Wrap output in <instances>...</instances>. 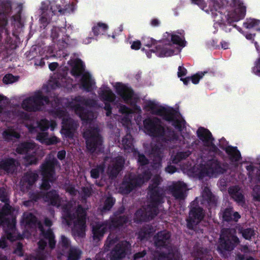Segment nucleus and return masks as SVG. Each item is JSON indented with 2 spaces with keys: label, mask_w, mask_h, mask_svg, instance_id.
Here are the masks:
<instances>
[{
  "label": "nucleus",
  "mask_w": 260,
  "mask_h": 260,
  "mask_svg": "<svg viewBox=\"0 0 260 260\" xmlns=\"http://www.w3.org/2000/svg\"><path fill=\"white\" fill-rule=\"evenodd\" d=\"M45 224L46 226H47L48 227H50L52 225V222L50 220H49L48 219H46L45 220Z\"/></svg>",
  "instance_id": "774afa93"
},
{
  "label": "nucleus",
  "mask_w": 260,
  "mask_h": 260,
  "mask_svg": "<svg viewBox=\"0 0 260 260\" xmlns=\"http://www.w3.org/2000/svg\"><path fill=\"white\" fill-rule=\"evenodd\" d=\"M46 242H44L43 240H40L39 242V248L43 249L44 248L45 246H46Z\"/></svg>",
  "instance_id": "13d9d810"
},
{
  "label": "nucleus",
  "mask_w": 260,
  "mask_h": 260,
  "mask_svg": "<svg viewBox=\"0 0 260 260\" xmlns=\"http://www.w3.org/2000/svg\"><path fill=\"white\" fill-rule=\"evenodd\" d=\"M83 70L82 62L80 59H76L74 62L72 73L74 76L79 75Z\"/></svg>",
  "instance_id": "bb28decb"
},
{
  "label": "nucleus",
  "mask_w": 260,
  "mask_h": 260,
  "mask_svg": "<svg viewBox=\"0 0 260 260\" xmlns=\"http://www.w3.org/2000/svg\"><path fill=\"white\" fill-rule=\"evenodd\" d=\"M26 161L28 164H34L36 162L37 158L34 156H27L26 158Z\"/></svg>",
  "instance_id": "3c124183"
},
{
  "label": "nucleus",
  "mask_w": 260,
  "mask_h": 260,
  "mask_svg": "<svg viewBox=\"0 0 260 260\" xmlns=\"http://www.w3.org/2000/svg\"><path fill=\"white\" fill-rule=\"evenodd\" d=\"M117 92L120 95L125 101H127L132 96V91L128 87L119 83L115 84Z\"/></svg>",
  "instance_id": "ddd939ff"
},
{
  "label": "nucleus",
  "mask_w": 260,
  "mask_h": 260,
  "mask_svg": "<svg viewBox=\"0 0 260 260\" xmlns=\"http://www.w3.org/2000/svg\"><path fill=\"white\" fill-rule=\"evenodd\" d=\"M43 13L41 19L42 21H44L45 19L47 20L48 19L50 18V16L52 15L53 14H56L57 11L59 13L61 12V10L60 8H57V10H56L55 8V6L54 5H51L50 9L48 10V9L46 10H45L44 8H42Z\"/></svg>",
  "instance_id": "412c9836"
},
{
  "label": "nucleus",
  "mask_w": 260,
  "mask_h": 260,
  "mask_svg": "<svg viewBox=\"0 0 260 260\" xmlns=\"http://www.w3.org/2000/svg\"><path fill=\"white\" fill-rule=\"evenodd\" d=\"M84 137L86 140L87 147L91 151H94L102 143V139L97 131L85 132Z\"/></svg>",
  "instance_id": "6e6552de"
},
{
  "label": "nucleus",
  "mask_w": 260,
  "mask_h": 260,
  "mask_svg": "<svg viewBox=\"0 0 260 260\" xmlns=\"http://www.w3.org/2000/svg\"><path fill=\"white\" fill-rule=\"evenodd\" d=\"M0 200L3 202L5 201V197L4 194L3 190H0Z\"/></svg>",
  "instance_id": "338daca9"
},
{
  "label": "nucleus",
  "mask_w": 260,
  "mask_h": 260,
  "mask_svg": "<svg viewBox=\"0 0 260 260\" xmlns=\"http://www.w3.org/2000/svg\"><path fill=\"white\" fill-rule=\"evenodd\" d=\"M46 201H50L51 204L55 205H58L57 203V200H58V195L56 194L55 191L49 192L46 197Z\"/></svg>",
  "instance_id": "72a5a7b5"
},
{
  "label": "nucleus",
  "mask_w": 260,
  "mask_h": 260,
  "mask_svg": "<svg viewBox=\"0 0 260 260\" xmlns=\"http://www.w3.org/2000/svg\"><path fill=\"white\" fill-rule=\"evenodd\" d=\"M69 244L68 239L64 236L61 237V244L62 247H64L65 248H68V246Z\"/></svg>",
  "instance_id": "09e8293b"
},
{
  "label": "nucleus",
  "mask_w": 260,
  "mask_h": 260,
  "mask_svg": "<svg viewBox=\"0 0 260 260\" xmlns=\"http://www.w3.org/2000/svg\"><path fill=\"white\" fill-rule=\"evenodd\" d=\"M186 73V70L185 69L179 67L178 68V75L179 77L185 75Z\"/></svg>",
  "instance_id": "8fccbe9b"
},
{
  "label": "nucleus",
  "mask_w": 260,
  "mask_h": 260,
  "mask_svg": "<svg viewBox=\"0 0 260 260\" xmlns=\"http://www.w3.org/2000/svg\"><path fill=\"white\" fill-rule=\"evenodd\" d=\"M55 161L52 160L44 164L42 168L43 181L41 184V188L47 190L50 187L49 182H51L55 179L54 167Z\"/></svg>",
  "instance_id": "0eeeda50"
},
{
  "label": "nucleus",
  "mask_w": 260,
  "mask_h": 260,
  "mask_svg": "<svg viewBox=\"0 0 260 260\" xmlns=\"http://www.w3.org/2000/svg\"><path fill=\"white\" fill-rule=\"evenodd\" d=\"M167 39L168 41L171 40L173 44L178 45L182 47L185 46V42L183 36H180L176 33L172 34L167 33Z\"/></svg>",
  "instance_id": "6ab92c4d"
},
{
  "label": "nucleus",
  "mask_w": 260,
  "mask_h": 260,
  "mask_svg": "<svg viewBox=\"0 0 260 260\" xmlns=\"http://www.w3.org/2000/svg\"><path fill=\"white\" fill-rule=\"evenodd\" d=\"M243 237L247 240H250L255 235L254 231L250 228L244 229L241 231Z\"/></svg>",
  "instance_id": "4c0bfd02"
},
{
  "label": "nucleus",
  "mask_w": 260,
  "mask_h": 260,
  "mask_svg": "<svg viewBox=\"0 0 260 260\" xmlns=\"http://www.w3.org/2000/svg\"><path fill=\"white\" fill-rule=\"evenodd\" d=\"M233 231L226 230L222 232L220 238V244L218 249L221 252L224 250H231L238 243L239 240L236 237Z\"/></svg>",
  "instance_id": "20e7f679"
},
{
  "label": "nucleus",
  "mask_w": 260,
  "mask_h": 260,
  "mask_svg": "<svg viewBox=\"0 0 260 260\" xmlns=\"http://www.w3.org/2000/svg\"><path fill=\"white\" fill-rule=\"evenodd\" d=\"M114 202L112 198H108L106 201L105 205L104 207V210H109L113 205Z\"/></svg>",
  "instance_id": "c03bdc74"
},
{
  "label": "nucleus",
  "mask_w": 260,
  "mask_h": 260,
  "mask_svg": "<svg viewBox=\"0 0 260 260\" xmlns=\"http://www.w3.org/2000/svg\"><path fill=\"white\" fill-rule=\"evenodd\" d=\"M144 124L147 132L152 135H157L163 131V128L157 119H147L144 120Z\"/></svg>",
  "instance_id": "1a4fd4ad"
},
{
  "label": "nucleus",
  "mask_w": 260,
  "mask_h": 260,
  "mask_svg": "<svg viewBox=\"0 0 260 260\" xmlns=\"http://www.w3.org/2000/svg\"><path fill=\"white\" fill-rule=\"evenodd\" d=\"M138 161L141 162L142 165H144L147 163V159L144 155H139Z\"/></svg>",
  "instance_id": "5fc2aeb1"
},
{
  "label": "nucleus",
  "mask_w": 260,
  "mask_h": 260,
  "mask_svg": "<svg viewBox=\"0 0 260 260\" xmlns=\"http://www.w3.org/2000/svg\"><path fill=\"white\" fill-rule=\"evenodd\" d=\"M218 164L216 160L209 162L206 167L200 169L194 168L192 171H189V175L199 178L203 177L205 174L209 176H213L214 174L220 172Z\"/></svg>",
  "instance_id": "423d86ee"
},
{
  "label": "nucleus",
  "mask_w": 260,
  "mask_h": 260,
  "mask_svg": "<svg viewBox=\"0 0 260 260\" xmlns=\"http://www.w3.org/2000/svg\"><path fill=\"white\" fill-rule=\"evenodd\" d=\"M226 152L230 155L232 161H237L240 158V154L239 152L235 148L231 146L224 147Z\"/></svg>",
  "instance_id": "5701e85b"
},
{
  "label": "nucleus",
  "mask_w": 260,
  "mask_h": 260,
  "mask_svg": "<svg viewBox=\"0 0 260 260\" xmlns=\"http://www.w3.org/2000/svg\"><path fill=\"white\" fill-rule=\"evenodd\" d=\"M40 229L42 232L43 237L48 241L50 247L51 248H53L55 245V242L54 241V236L52 234L51 230L47 229L46 233H45L42 227H40Z\"/></svg>",
  "instance_id": "c756f323"
},
{
  "label": "nucleus",
  "mask_w": 260,
  "mask_h": 260,
  "mask_svg": "<svg viewBox=\"0 0 260 260\" xmlns=\"http://www.w3.org/2000/svg\"><path fill=\"white\" fill-rule=\"evenodd\" d=\"M260 24V21L254 19H249L244 23V26L247 28H254L259 30L260 28L258 27Z\"/></svg>",
  "instance_id": "473e14b6"
},
{
  "label": "nucleus",
  "mask_w": 260,
  "mask_h": 260,
  "mask_svg": "<svg viewBox=\"0 0 260 260\" xmlns=\"http://www.w3.org/2000/svg\"><path fill=\"white\" fill-rule=\"evenodd\" d=\"M37 175L34 173H30L27 174L24 178V180L28 182V184H31L36 180Z\"/></svg>",
  "instance_id": "58836bf2"
},
{
  "label": "nucleus",
  "mask_w": 260,
  "mask_h": 260,
  "mask_svg": "<svg viewBox=\"0 0 260 260\" xmlns=\"http://www.w3.org/2000/svg\"><path fill=\"white\" fill-rule=\"evenodd\" d=\"M18 77H15L12 74L6 75L3 78V82L6 84H11L18 80Z\"/></svg>",
  "instance_id": "ea45409f"
},
{
  "label": "nucleus",
  "mask_w": 260,
  "mask_h": 260,
  "mask_svg": "<svg viewBox=\"0 0 260 260\" xmlns=\"http://www.w3.org/2000/svg\"><path fill=\"white\" fill-rule=\"evenodd\" d=\"M108 28V25L104 23L98 22L92 27V31L95 36L103 34Z\"/></svg>",
  "instance_id": "393cba45"
},
{
  "label": "nucleus",
  "mask_w": 260,
  "mask_h": 260,
  "mask_svg": "<svg viewBox=\"0 0 260 260\" xmlns=\"http://www.w3.org/2000/svg\"><path fill=\"white\" fill-rule=\"evenodd\" d=\"M119 111L122 113H129L131 112V110L127 108L125 106H121L119 109Z\"/></svg>",
  "instance_id": "864d4df0"
},
{
  "label": "nucleus",
  "mask_w": 260,
  "mask_h": 260,
  "mask_svg": "<svg viewBox=\"0 0 260 260\" xmlns=\"http://www.w3.org/2000/svg\"><path fill=\"white\" fill-rule=\"evenodd\" d=\"M173 125H174V126L175 127H178V129H179L180 130H181V127L183 125V122H178V121H177V122H175L173 123Z\"/></svg>",
  "instance_id": "bf43d9fd"
},
{
  "label": "nucleus",
  "mask_w": 260,
  "mask_h": 260,
  "mask_svg": "<svg viewBox=\"0 0 260 260\" xmlns=\"http://www.w3.org/2000/svg\"><path fill=\"white\" fill-rule=\"evenodd\" d=\"M83 101H81L79 104L74 107V110L82 120H86L90 119L89 116L91 114L85 112L83 108L81 107V105L83 104Z\"/></svg>",
  "instance_id": "4be33fe9"
},
{
  "label": "nucleus",
  "mask_w": 260,
  "mask_h": 260,
  "mask_svg": "<svg viewBox=\"0 0 260 260\" xmlns=\"http://www.w3.org/2000/svg\"><path fill=\"white\" fill-rule=\"evenodd\" d=\"M253 72L257 75L260 76V58L255 63V66L253 69Z\"/></svg>",
  "instance_id": "a18cd8bd"
},
{
  "label": "nucleus",
  "mask_w": 260,
  "mask_h": 260,
  "mask_svg": "<svg viewBox=\"0 0 260 260\" xmlns=\"http://www.w3.org/2000/svg\"><path fill=\"white\" fill-rule=\"evenodd\" d=\"M197 134L199 138L204 141L206 145L212 146V139L209 131L204 128H200L197 131Z\"/></svg>",
  "instance_id": "4468645a"
},
{
  "label": "nucleus",
  "mask_w": 260,
  "mask_h": 260,
  "mask_svg": "<svg viewBox=\"0 0 260 260\" xmlns=\"http://www.w3.org/2000/svg\"><path fill=\"white\" fill-rule=\"evenodd\" d=\"M38 126L42 131H45L49 127V122L46 120H42L38 124Z\"/></svg>",
  "instance_id": "37998d69"
},
{
  "label": "nucleus",
  "mask_w": 260,
  "mask_h": 260,
  "mask_svg": "<svg viewBox=\"0 0 260 260\" xmlns=\"http://www.w3.org/2000/svg\"><path fill=\"white\" fill-rule=\"evenodd\" d=\"M170 45L164 47L162 49H157L156 54L159 57H168L174 54V51L170 48Z\"/></svg>",
  "instance_id": "c85d7f7f"
},
{
  "label": "nucleus",
  "mask_w": 260,
  "mask_h": 260,
  "mask_svg": "<svg viewBox=\"0 0 260 260\" xmlns=\"http://www.w3.org/2000/svg\"><path fill=\"white\" fill-rule=\"evenodd\" d=\"M128 244L126 242H123L117 246L116 249L112 252L111 260H117L122 257L124 256V252L128 248Z\"/></svg>",
  "instance_id": "2eb2a0df"
},
{
  "label": "nucleus",
  "mask_w": 260,
  "mask_h": 260,
  "mask_svg": "<svg viewBox=\"0 0 260 260\" xmlns=\"http://www.w3.org/2000/svg\"><path fill=\"white\" fill-rule=\"evenodd\" d=\"M204 75V73L202 72L199 73L192 76L190 79L193 84H196L199 83L200 79L202 78Z\"/></svg>",
  "instance_id": "79ce46f5"
},
{
  "label": "nucleus",
  "mask_w": 260,
  "mask_h": 260,
  "mask_svg": "<svg viewBox=\"0 0 260 260\" xmlns=\"http://www.w3.org/2000/svg\"><path fill=\"white\" fill-rule=\"evenodd\" d=\"M166 171L169 173H173L176 171V169L173 166H168L166 169Z\"/></svg>",
  "instance_id": "6e6d98bb"
},
{
  "label": "nucleus",
  "mask_w": 260,
  "mask_h": 260,
  "mask_svg": "<svg viewBox=\"0 0 260 260\" xmlns=\"http://www.w3.org/2000/svg\"><path fill=\"white\" fill-rule=\"evenodd\" d=\"M57 67V63L56 62H52L49 64V68L51 71H54Z\"/></svg>",
  "instance_id": "052dcab7"
},
{
  "label": "nucleus",
  "mask_w": 260,
  "mask_h": 260,
  "mask_svg": "<svg viewBox=\"0 0 260 260\" xmlns=\"http://www.w3.org/2000/svg\"><path fill=\"white\" fill-rule=\"evenodd\" d=\"M35 147L34 143H26L20 144L17 148L16 151L19 153H23L25 152H29Z\"/></svg>",
  "instance_id": "cd10ccee"
},
{
  "label": "nucleus",
  "mask_w": 260,
  "mask_h": 260,
  "mask_svg": "<svg viewBox=\"0 0 260 260\" xmlns=\"http://www.w3.org/2000/svg\"><path fill=\"white\" fill-rule=\"evenodd\" d=\"M81 251L75 248H71L68 260H78L81 255Z\"/></svg>",
  "instance_id": "f704fd0d"
},
{
  "label": "nucleus",
  "mask_w": 260,
  "mask_h": 260,
  "mask_svg": "<svg viewBox=\"0 0 260 260\" xmlns=\"http://www.w3.org/2000/svg\"><path fill=\"white\" fill-rule=\"evenodd\" d=\"M193 3L198 5L206 12L214 14V11H217L220 8V0H209L207 4H205L203 0H192Z\"/></svg>",
  "instance_id": "9d476101"
},
{
  "label": "nucleus",
  "mask_w": 260,
  "mask_h": 260,
  "mask_svg": "<svg viewBox=\"0 0 260 260\" xmlns=\"http://www.w3.org/2000/svg\"><path fill=\"white\" fill-rule=\"evenodd\" d=\"M82 84L85 89L89 90L94 84V82L89 74L85 73L82 77Z\"/></svg>",
  "instance_id": "a878e982"
},
{
  "label": "nucleus",
  "mask_w": 260,
  "mask_h": 260,
  "mask_svg": "<svg viewBox=\"0 0 260 260\" xmlns=\"http://www.w3.org/2000/svg\"><path fill=\"white\" fill-rule=\"evenodd\" d=\"M145 255V253L144 252H141V253H136L135 255V257H135V259H137V258H140V257H143Z\"/></svg>",
  "instance_id": "69168bd1"
},
{
  "label": "nucleus",
  "mask_w": 260,
  "mask_h": 260,
  "mask_svg": "<svg viewBox=\"0 0 260 260\" xmlns=\"http://www.w3.org/2000/svg\"><path fill=\"white\" fill-rule=\"evenodd\" d=\"M186 190V185L184 183L178 182L175 186L173 194L176 198H182Z\"/></svg>",
  "instance_id": "aec40b11"
},
{
  "label": "nucleus",
  "mask_w": 260,
  "mask_h": 260,
  "mask_svg": "<svg viewBox=\"0 0 260 260\" xmlns=\"http://www.w3.org/2000/svg\"><path fill=\"white\" fill-rule=\"evenodd\" d=\"M227 213H229L231 214V209L228 208L226 209L222 214V218L224 220L229 221L231 220H237L239 218H240V216L239 214V213L237 212H235L234 213H232V216H229V215H227Z\"/></svg>",
  "instance_id": "2f4dec72"
},
{
  "label": "nucleus",
  "mask_w": 260,
  "mask_h": 260,
  "mask_svg": "<svg viewBox=\"0 0 260 260\" xmlns=\"http://www.w3.org/2000/svg\"><path fill=\"white\" fill-rule=\"evenodd\" d=\"M203 213L201 208L192 209L187 219V225L190 229L197 224L203 218Z\"/></svg>",
  "instance_id": "9b49d317"
},
{
  "label": "nucleus",
  "mask_w": 260,
  "mask_h": 260,
  "mask_svg": "<svg viewBox=\"0 0 260 260\" xmlns=\"http://www.w3.org/2000/svg\"><path fill=\"white\" fill-rule=\"evenodd\" d=\"M141 42L139 41H134L131 45V48L134 50H138L141 47Z\"/></svg>",
  "instance_id": "de8ad7c7"
},
{
  "label": "nucleus",
  "mask_w": 260,
  "mask_h": 260,
  "mask_svg": "<svg viewBox=\"0 0 260 260\" xmlns=\"http://www.w3.org/2000/svg\"><path fill=\"white\" fill-rule=\"evenodd\" d=\"M47 103V99L42 97L40 92H37L34 96L25 99L23 101L22 107L26 110L35 111L40 109L42 105Z\"/></svg>",
  "instance_id": "39448f33"
},
{
  "label": "nucleus",
  "mask_w": 260,
  "mask_h": 260,
  "mask_svg": "<svg viewBox=\"0 0 260 260\" xmlns=\"http://www.w3.org/2000/svg\"><path fill=\"white\" fill-rule=\"evenodd\" d=\"M4 136L9 138L10 137L18 138L19 135L12 129H9L4 133Z\"/></svg>",
  "instance_id": "a19ab883"
},
{
  "label": "nucleus",
  "mask_w": 260,
  "mask_h": 260,
  "mask_svg": "<svg viewBox=\"0 0 260 260\" xmlns=\"http://www.w3.org/2000/svg\"><path fill=\"white\" fill-rule=\"evenodd\" d=\"M170 238V234L166 231L162 232L159 233L155 237V243L157 246H161L165 244L167 240Z\"/></svg>",
  "instance_id": "b1692460"
},
{
  "label": "nucleus",
  "mask_w": 260,
  "mask_h": 260,
  "mask_svg": "<svg viewBox=\"0 0 260 260\" xmlns=\"http://www.w3.org/2000/svg\"><path fill=\"white\" fill-rule=\"evenodd\" d=\"M59 117H62V129L61 130V133L67 135H69V132L71 129L73 128V126L72 125L70 127V125H68V123L67 122L66 120H68V119L66 118V115L63 113V115H59ZM72 123L71 120H70L69 121V124H70Z\"/></svg>",
  "instance_id": "7c9ffc66"
},
{
  "label": "nucleus",
  "mask_w": 260,
  "mask_h": 260,
  "mask_svg": "<svg viewBox=\"0 0 260 260\" xmlns=\"http://www.w3.org/2000/svg\"><path fill=\"white\" fill-rule=\"evenodd\" d=\"M11 213L10 206L8 204H5L2 211H0V220H1L2 225L5 229V236L8 239L11 241H13L22 238L20 235L16 233L15 229V219L12 217L10 220H9L8 218L5 221L2 220L4 215H8L9 214Z\"/></svg>",
  "instance_id": "7ed1b4c3"
},
{
  "label": "nucleus",
  "mask_w": 260,
  "mask_h": 260,
  "mask_svg": "<svg viewBox=\"0 0 260 260\" xmlns=\"http://www.w3.org/2000/svg\"><path fill=\"white\" fill-rule=\"evenodd\" d=\"M230 193L232 195V198L237 202L240 203L243 201V197L240 192L238 191H235V189L231 188L229 190Z\"/></svg>",
  "instance_id": "c9c22d12"
},
{
  "label": "nucleus",
  "mask_w": 260,
  "mask_h": 260,
  "mask_svg": "<svg viewBox=\"0 0 260 260\" xmlns=\"http://www.w3.org/2000/svg\"><path fill=\"white\" fill-rule=\"evenodd\" d=\"M100 97L104 101L112 102L114 100V94L108 87H103L100 92Z\"/></svg>",
  "instance_id": "a211bd4d"
},
{
  "label": "nucleus",
  "mask_w": 260,
  "mask_h": 260,
  "mask_svg": "<svg viewBox=\"0 0 260 260\" xmlns=\"http://www.w3.org/2000/svg\"><path fill=\"white\" fill-rule=\"evenodd\" d=\"M122 143L124 145V149H126V147H130L131 145V142L128 141L127 143V140L125 139H123Z\"/></svg>",
  "instance_id": "680f3d73"
},
{
  "label": "nucleus",
  "mask_w": 260,
  "mask_h": 260,
  "mask_svg": "<svg viewBox=\"0 0 260 260\" xmlns=\"http://www.w3.org/2000/svg\"><path fill=\"white\" fill-rule=\"evenodd\" d=\"M36 221V217L29 213H25L23 215V222L26 224L34 223Z\"/></svg>",
  "instance_id": "e433bc0d"
},
{
  "label": "nucleus",
  "mask_w": 260,
  "mask_h": 260,
  "mask_svg": "<svg viewBox=\"0 0 260 260\" xmlns=\"http://www.w3.org/2000/svg\"><path fill=\"white\" fill-rule=\"evenodd\" d=\"M7 243L5 240V238L0 239V248H4L6 246Z\"/></svg>",
  "instance_id": "e2e57ef3"
},
{
  "label": "nucleus",
  "mask_w": 260,
  "mask_h": 260,
  "mask_svg": "<svg viewBox=\"0 0 260 260\" xmlns=\"http://www.w3.org/2000/svg\"><path fill=\"white\" fill-rule=\"evenodd\" d=\"M145 108L148 111H150L152 113H156L160 115H164L166 114V111L160 107L158 104L155 102L151 101H148L146 102ZM165 118L167 120H172L171 115H164Z\"/></svg>",
  "instance_id": "f8f14e48"
},
{
  "label": "nucleus",
  "mask_w": 260,
  "mask_h": 260,
  "mask_svg": "<svg viewBox=\"0 0 260 260\" xmlns=\"http://www.w3.org/2000/svg\"><path fill=\"white\" fill-rule=\"evenodd\" d=\"M100 173V171L98 169H93L91 171V176L94 178L98 177Z\"/></svg>",
  "instance_id": "603ef678"
},
{
  "label": "nucleus",
  "mask_w": 260,
  "mask_h": 260,
  "mask_svg": "<svg viewBox=\"0 0 260 260\" xmlns=\"http://www.w3.org/2000/svg\"><path fill=\"white\" fill-rule=\"evenodd\" d=\"M71 211L70 207H67L64 209L63 215L66 216L65 219L68 224H71V221L73 220L74 226L73 231L75 236L83 237L85 229V211L81 208H79L77 211V217L74 218L71 216L70 212Z\"/></svg>",
  "instance_id": "f03ea898"
},
{
  "label": "nucleus",
  "mask_w": 260,
  "mask_h": 260,
  "mask_svg": "<svg viewBox=\"0 0 260 260\" xmlns=\"http://www.w3.org/2000/svg\"><path fill=\"white\" fill-rule=\"evenodd\" d=\"M253 197L257 200H260V187H256L253 190Z\"/></svg>",
  "instance_id": "49530a36"
},
{
  "label": "nucleus",
  "mask_w": 260,
  "mask_h": 260,
  "mask_svg": "<svg viewBox=\"0 0 260 260\" xmlns=\"http://www.w3.org/2000/svg\"><path fill=\"white\" fill-rule=\"evenodd\" d=\"M160 178L158 176H155L153 178V181L154 182V183H155V186H156L158 183L159 182H160Z\"/></svg>",
  "instance_id": "0e129e2a"
},
{
  "label": "nucleus",
  "mask_w": 260,
  "mask_h": 260,
  "mask_svg": "<svg viewBox=\"0 0 260 260\" xmlns=\"http://www.w3.org/2000/svg\"><path fill=\"white\" fill-rule=\"evenodd\" d=\"M234 8L228 12L226 16H223L219 12L214 11L216 17L215 21L219 23L227 21L229 23L238 21L242 19L245 14V7L243 5L240 0H233Z\"/></svg>",
  "instance_id": "f257e3e1"
},
{
  "label": "nucleus",
  "mask_w": 260,
  "mask_h": 260,
  "mask_svg": "<svg viewBox=\"0 0 260 260\" xmlns=\"http://www.w3.org/2000/svg\"><path fill=\"white\" fill-rule=\"evenodd\" d=\"M107 224L105 223H97L93 226L92 232L94 238L99 239L102 237L107 230Z\"/></svg>",
  "instance_id": "f3484780"
},
{
  "label": "nucleus",
  "mask_w": 260,
  "mask_h": 260,
  "mask_svg": "<svg viewBox=\"0 0 260 260\" xmlns=\"http://www.w3.org/2000/svg\"><path fill=\"white\" fill-rule=\"evenodd\" d=\"M66 155V152L64 151H60L58 152L57 156L58 158L60 159H63Z\"/></svg>",
  "instance_id": "4d7b16f0"
},
{
  "label": "nucleus",
  "mask_w": 260,
  "mask_h": 260,
  "mask_svg": "<svg viewBox=\"0 0 260 260\" xmlns=\"http://www.w3.org/2000/svg\"><path fill=\"white\" fill-rule=\"evenodd\" d=\"M37 139L41 143H45L47 145L55 144L58 142L56 137H52L49 138L48 134L45 132L39 133L37 137Z\"/></svg>",
  "instance_id": "dca6fc26"
}]
</instances>
